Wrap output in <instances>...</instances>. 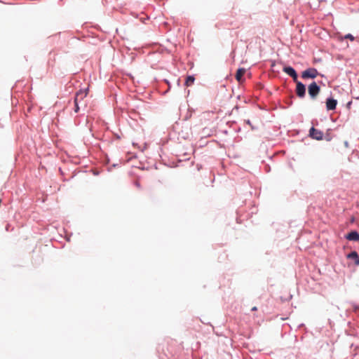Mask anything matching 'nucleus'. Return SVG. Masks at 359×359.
I'll list each match as a JSON object with an SVG mask.
<instances>
[{
    "mask_svg": "<svg viewBox=\"0 0 359 359\" xmlns=\"http://www.w3.org/2000/svg\"><path fill=\"white\" fill-rule=\"evenodd\" d=\"M346 238L348 241H358L359 233L355 231H351L349 233L346 235Z\"/></svg>",
    "mask_w": 359,
    "mask_h": 359,
    "instance_id": "8",
    "label": "nucleus"
},
{
    "mask_svg": "<svg viewBox=\"0 0 359 359\" xmlns=\"http://www.w3.org/2000/svg\"><path fill=\"white\" fill-rule=\"evenodd\" d=\"M355 263L356 265H359V256L358 255V258L355 259Z\"/></svg>",
    "mask_w": 359,
    "mask_h": 359,
    "instance_id": "14",
    "label": "nucleus"
},
{
    "mask_svg": "<svg viewBox=\"0 0 359 359\" xmlns=\"http://www.w3.org/2000/svg\"><path fill=\"white\" fill-rule=\"evenodd\" d=\"M344 39H350L351 41H353L354 40V37L352 34H348L344 36Z\"/></svg>",
    "mask_w": 359,
    "mask_h": 359,
    "instance_id": "12",
    "label": "nucleus"
},
{
    "mask_svg": "<svg viewBox=\"0 0 359 359\" xmlns=\"http://www.w3.org/2000/svg\"><path fill=\"white\" fill-rule=\"evenodd\" d=\"M283 70L285 73L290 76L294 81H297V74L294 68H292V67H285Z\"/></svg>",
    "mask_w": 359,
    "mask_h": 359,
    "instance_id": "6",
    "label": "nucleus"
},
{
    "mask_svg": "<svg viewBox=\"0 0 359 359\" xmlns=\"http://www.w3.org/2000/svg\"><path fill=\"white\" fill-rule=\"evenodd\" d=\"M247 123L251 125L250 121L249 120L247 121Z\"/></svg>",
    "mask_w": 359,
    "mask_h": 359,
    "instance_id": "18",
    "label": "nucleus"
},
{
    "mask_svg": "<svg viewBox=\"0 0 359 359\" xmlns=\"http://www.w3.org/2000/svg\"><path fill=\"white\" fill-rule=\"evenodd\" d=\"M296 83V93L298 97L302 98L305 96L306 94V87L305 85L302 82L297 80L294 81Z\"/></svg>",
    "mask_w": 359,
    "mask_h": 359,
    "instance_id": "3",
    "label": "nucleus"
},
{
    "mask_svg": "<svg viewBox=\"0 0 359 359\" xmlns=\"http://www.w3.org/2000/svg\"><path fill=\"white\" fill-rule=\"evenodd\" d=\"M337 101L332 98H328L326 101V107L327 110H334L336 109Z\"/></svg>",
    "mask_w": 359,
    "mask_h": 359,
    "instance_id": "7",
    "label": "nucleus"
},
{
    "mask_svg": "<svg viewBox=\"0 0 359 359\" xmlns=\"http://www.w3.org/2000/svg\"><path fill=\"white\" fill-rule=\"evenodd\" d=\"M8 229H9V225L8 224V225L6 226V231H8Z\"/></svg>",
    "mask_w": 359,
    "mask_h": 359,
    "instance_id": "17",
    "label": "nucleus"
},
{
    "mask_svg": "<svg viewBox=\"0 0 359 359\" xmlns=\"http://www.w3.org/2000/svg\"><path fill=\"white\" fill-rule=\"evenodd\" d=\"M347 257L355 259V258H358V253L355 251L351 252L347 255Z\"/></svg>",
    "mask_w": 359,
    "mask_h": 359,
    "instance_id": "11",
    "label": "nucleus"
},
{
    "mask_svg": "<svg viewBox=\"0 0 359 359\" xmlns=\"http://www.w3.org/2000/svg\"><path fill=\"white\" fill-rule=\"evenodd\" d=\"M194 81H195V78L194 76H188L186 79V81H185V86H191L194 84Z\"/></svg>",
    "mask_w": 359,
    "mask_h": 359,
    "instance_id": "10",
    "label": "nucleus"
},
{
    "mask_svg": "<svg viewBox=\"0 0 359 359\" xmlns=\"http://www.w3.org/2000/svg\"><path fill=\"white\" fill-rule=\"evenodd\" d=\"M245 72V69L244 68H239L237 70V72L236 74V79L238 82L243 81V76H244Z\"/></svg>",
    "mask_w": 359,
    "mask_h": 359,
    "instance_id": "9",
    "label": "nucleus"
},
{
    "mask_svg": "<svg viewBox=\"0 0 359 359\" xmlns=\"http://www.w3.org/2000/svg\"><path fill=\"white\" fill-rule=\"evenodd\" d=\"M309 135L315 140H321L323 137V133L322 131L316 129L315 128L312 127L309 130Z\"/></svg>",
    "mask_w": 359,
    "mask_h": 359,
    "instance_id": "4",
    "label": "nucleus"
},
{
    "mask_svg": "<svg viewBox=\"0 0 359 359\" xmlns=\"http://www.w3.org/2000/svg\"><path fill=\"white\" fill-rule=\"evenodd\" d=\"M135 185L137 187H140V182L138 181H136L135 182Z\"/></svg>",
    "mask_w": 359,
    "mask_h": 359,
    "instance_id": "15",
    "label": "nucleus"
},
{
    "mask_svg": "<svg viewBox=\"0 0 359 359\" xmlns=\"http://www.w3.org/2000/svg\"><path fill=\"white\" fill-rule=\"evenodd\" d=\"M257 306H254V307H252V311H257Z\"/></svg>",
    "mask_w": 359,
    "mask_h": 359,
    "instance_id": "16",
    "label": "nucleus"
},
{
    "mask_svg": "<svg viewBox=\"0 0 359 359\" xmlns=\"http://www.w3.org/2000/svg\"><path fill=\"white\" fill-rule=\"evenodd\" d=\"M308 91L311 97L315 99L319 94L320 88L316 82H313L309 86Z\"/></svg>",
    "mask_w": 359,
    "mask_h": 359,
    "instance_id": "1",
    "label": "nucleus"
},
{
    "mask_svg": "<svg viewBox=\"0 0 359 359\" xmlns=\"http://www.w3.org/2000/svg\"><path fill=\"white\" fill-rule=\"evenodd\" d=\"M87 94H88V90H79V92L76 93V94L75 95L74 102H78V103H79V104H81L82 105L83 104L82 102H83L84 98L87 96Z\"/></svg>",
    "mask_w": 359,
    "mask_h": 359,
    "instance_id": "5",
    "label": "nucleus"
},
{
    "mask_svg": "<svg viewBox=\"0 0 359 359\" xmlns=\"http://www.w3.org/2000/svg\"><path fill=\"white\" fill-rule=\"evenodd\" d=\"M74 104H75L74 111L76 113H77L79 111V103L74 102Z\"/></svg>",
    "mask_w": 359,
    "mask_h": 359,
    "instance_id": "13",
    "label": "nucleus"
},
{
    "mask_svg": "<svg viewBox=\"0 0 359 359\" xmlns=\"http://www.w3.org/2000/svg\"><path fill=\"white\" fill-rule=\"evenodd\" d=\"M318 74V72L315 68H309L304 71L302 74V77L306 79H315Z\"/></svg>",
    "mask_w": 359,
    "mask_h": 359,
    "instance_id": "2",
    "label": "nucleus"
}]
</instances>
